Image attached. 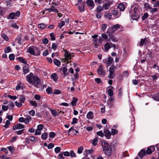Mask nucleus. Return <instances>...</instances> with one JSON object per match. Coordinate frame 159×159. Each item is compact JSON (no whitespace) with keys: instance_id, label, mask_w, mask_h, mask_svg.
<instances>
[{"instance_id":"1","label":"nucleus","mask_w":159,"mask_h":159,"mask_svg":"<svg viewBox=\"0 0 159 159\" xmlns=\"http://www.w3.org/2000/svg\"><path fill=\"white\" fill-rule=\"evenodd\" d=\"M26 80L28 82L34 84L35 87H37L40 83V80L39 77L31 72L26 76Z\"/></svg>"},{"instance_id":"2","label":"nucleus","mask_w":159,"mask_h":159,"mask_svg":"<svg viewBox=\"0 0 159 159\" xmlns=\"http://www.w3.org/2000/svg\"><path fill=\"white\" fill-rule=\"evenodd\" d=\"M101 145L105 153L110 156L111 155V148L109 144L105 141H102Z\"/></svg>"},{"instance_id":"3","label":"nucleus","mask_w":159,"mask_h":159,"mask_svg":"<svg viewBox=\"0 0 159 159\" xmlns=\"http://www.w3.org/2000/svg\"><path fill=\"white\" fill-rule=\"evenodd\" d=\"M20 15V12L19 11H17L16 13L12 12L11 13L7 16V18L8 19H13L16 16L18 17Z\"/></svg>"},{"instance_id":"4","label":"nucleus","mask_w":159,"mask_h":159,"mask_svg":"<svg viewBox=\"0 0 159 159\" xmlns=\"http://www.w3.org/2000/svg\"><path fill=\"white\" fill-rule=\"evenodd\" d=\"M97 72L99 75L104 76L105 74L104 67L102 65H99L97 69Z\"/></svg>"},{"instance_id":"5","label":"nucleus","mask_w":159,"mask_h":159,"mask_svg":"<svg viewBox=\"0 0 159 159\" xmlns=\"http://www.w3.org/2000/svg\"><path fill=\"white\" fill-rule=\"evenodd\" d=\"M133 12L134 13V14L132 16V19L133 20H136L139 18V16L138 12V8L135 7L134 8Z\"/></svg>"},{"instance_id":"6","label":"nucleus","mask_w":159,"mask_h":159,"mask_svg":"<svg viewBox=\"0 0 159 159\" xmlns=\"http://www.w3.org/2000/svg\"><path fill=\"white\" fill-rule=\"evenodd\" d=\"M113 61V59L111 57H109L108 59L105 61L103 63L106 64L107 66H109L111 65Z\"/></svg>"},{"instance_id":"7","label":"nucleus","mask_w":159,"mask_h":159,"mask_svg":"<svg viewBox=\"0 0 159 159\" xmlns=\"http://www.w3.org/2000/svg\"><path fill=\"white\" fill-rule=\"evenodd\" d=\"M21 37V34H19L16 39V41L19 44H22L24 41V40Z\"/></svg>"},{"instance_id":"8","label":"nucleus","mask_w":159,"mask_h":159,"mask_svg":"<svg viewBox=\"0 0 159 159\" xmlns=\"http://www.w3.org/2000/svg\"><path fill=\"white\" fill-rule=\"evenodd\" d=\"M109 74L108 76L109 78H113L114 76V68L113 67L111 66L109 69Z\"/></svg>"},{"instance_id":"9","label":"nucleus","mask_w":159,"mask_h":159,"mask_svg":"<svg viewBox=\"0 0 159 159\" xmlns=\"http://www.w3.org/2000/svg\"><path fill=\"white\" fill-rule=\"evenodd\" d=\"M84 3V2H81V4L79 3V5L78 6V9L79 11L80 12H84L85 11Z\"/></svg>"},{"instance_id":"10","label":"nucleus","mask_w":159,"mask_h":159,"mask_svg":"<svg viewBox=\"0 0 159 159\" xmlns=\"http://www.w3.org/2000/svg\"><path fill=\"white\" fill-rule=\"evenodd\" d=\"M104 133L105 136L107 139H110V138L111 134L109 130L107 129H105L104 131Z\"/></svg>"},{"instance_id":"11","label":"nucleus","mask_w":159,"mask_h":159,"mask_svg":"<svg viewBox=\"0 0 159 159\" xmlns=\"http://www.w3.org/2000/svg\"><path fill=\"white\" fill-rule=\"evenodd\" d=\"M113 99L112 98L110 97V98L107 100V105L109 108L113 107Z\"/></svg>"},{"instance_id":"12","label":"nucleus","mask_w":159,"mask_h":159,"mask_svg":"<svg viewBox=\"0 0 159 159\" xmlns=\"http://www.w3.org/2000/svg\"><path fill=\"white\" fill-rule=\"evenodd\" d=\"M64 55L66 57V60H67L70 59L73 57V56H72L70 52L66 51Z\"/></svg>"},{"instance_id":"13","label":"nucleus","mask_w":159,"mask_h":159,"mask_svg":"<svg viewBox=\"0 0 159 159\" xmlns=\"http://www.w3.org/2000/svg\"><path fill=\"white\" fill-rule=\"evenodd\" d=\"M147 42H148V40L147 38L141 39L140 43L138 44V45L140 47L142 46L144 44H146Z\"/></svg>"},{"instance_id":"14","label":"nucleus","mask_w":159,"mask_h":159,"mask_svg":"<svg viewBox=\"0 0 159 159\" xmlns=\"http://www.w3.org/2000/svg\"><path fill=\"white\" fill-rule=\"evenodd\" d=\"M68 69L66 67H64L62 69V72L64 74L62 76V78H65L66 76L68 75Z\"/></svg>"},{"instance_id":"15","label":"nucleus","mask_w":159,"mask_h":159,"mask_svg":"<svg viewBox=\"0 0 159 159\" xmlns=\"http://www.w3.org/2000/svg\"><path fill=\"white\" fill-rule=\"evenodd\" d=\"M111 4V3L110 2L104 3L102 6V7H103V10H107L109 9Z\"/></svg>"},{"instance_id":"16","label":"nucleus","mask_w":159,"mask_h":159,"mask_svg":"<svg viewBox=\"0 0 159 159\" xmlns=\"http://www.w3.org/2000/svg\"><path fill=\"white\" fill-rule=\"evenodd\" d=\"M118 8L120 11H123L125 9V7L123 4L120 3L118 6Z\"/></svg>"},{"instance_id":"17","label":"nucleus","mask_w":159,"mask_h":159,"mask_svg":"<svg viewBox=\"0 0 159 159\" xmlns=\"http://www.w3.org/2000/svg\"><path fill=\"white\" fill-rule=\"evenodd\" d=\"M86 117L88 119H93V113L91 111H89Z\"/></svg>"},{"instance_id":"18","label":"nucleus","mask_w":159,"mask_h":159,"mask_svg":"<svg viewBox=\"0 0 159 159\" xmlns=\"http://www.w3.org/2000/svg\"><path fill=\"white\" fill-rule=\"evenodd\" d=\"M23 70L24 74H26L29 72V67L28 66H25L23 67Z\"/></svg>"},{"instance_id":"19","label":"nucleus","mask_w":159,"mask_h":159,"mask_svg":"<svg viewBox=\"0 0 159 159\" xmlns=\"http://www.w3.org/2000/svg\"><path fill=\"white\" fill-rule=\"evenodd\" d=\"M120 27V25L118 24H116L113 25L111 28V30L112 32H113L115 31V30L118 29H119Z\"/></svg>"},{"instance_id":"20","label":"nucleus","mask_w":159,"mask_h":159,"mask_svg":"<svg viewBox=\"0 0 159 159\" xmlns=\"http://www.w3.org/2000/svg\"><path fill=\"white\" fill-rule=\"evenodd\" d=\"M146 152L145 150H142L139 153V156L141 158L146 155Z\"/></svg>"},{"instance_id":"21","label":"nucleus","mask_w":159,"mask_h":159,"mask_svg":"<svg viewBox=\"0 0 159 159\" xmlns=\"http://www.w3.org/2000/svg\"><path fill=\"white\" fill-rule=\"evenodd\" d=\"M51 77L54 81H57L58 79L57 75L55 73L52 74L51 75Z\"/></svg>"},{"instance_id":"22","label":"nucleus","mask_w":159,"mask_h":159,"mask_svg":"<svg viewBox=\"0 0 159 159\" xmlns=\"http://www.w3.org/2000/svg\"><path fill=\"white\" fill-rule=\"evenodd\" d=\"M87 3L89 6L92 7V8H93L94 6V4L93 0H88L87 2Z\"/></svg>"},{"instance_id":"23","label":"nucleus","mask_w":159,"mask_h":159,"mask_svg":"<svg viewBox=\"0 0 159 159\" xmlns=\"http://www.w3.org/2000/svg\"><path fill=\"white\" fill-rule=\"evenodd\" d=\"M45 11H48L49 12L53 11L55 12H58V10L53 8L46 9H45Z\"/></svg>"},{"instance_id":"24","label":"nucleus","mask_w":159,"mask_h":159,"mask_svg":"<svg viewBox=\"0 0 159 159\" xmlns=\"http://www.w3.org/2000/svg\"><path fill=\"white\" fill-rule=\"evenodd\" d=\"M17 59L21 62L24 63V64H26L27 61L26 60L22 57H18Z\"/></svg>"},{"instance_id":"25","label":"nucleus","mask_w":159,"mask_h":159,"mask_svg":"<svg viewBox=\"0 0 159 159\" xmlns=\"http://www.w3.org/2000/svg\"><path fill=\"white\" fill-rule=\"evenodd\" d=\"M152 98L155 101H159V94L158 93L154 94Z\"/></svg>"},{"instance_id":"26","label":"nucleus","mask_w":159,"mask_h":159,"mask_svg":"<svg viewBox=\"0 0 159 159\" xmlns=\"http://www.w3.org/2000/svg\"><path fill=\"white\" fill-rule=\"evenodd\" d=\"M35 48H34V49H35ZM28 50V52L30 53L32 55H34L35 53L34 52V48L30 47Z\"/></svg>"},{"instance_id":"27","label":"nucleus","mask_w":159,"mask_h":159,"mask_svg":"<svg viewBox=\"0 0 159 159\" xmlns=\"http://www.w3.org/2000/svg\"><path fill=\"white\" fill-rule=\"evenodd\" d=\"M50 110L53 116H56L59 115V113H57L55 110L51 109Z\"/></svg>"},{"instance_id":"28","label":"nucleus","mask_w":159,"mask_h":159,"mask_svg":"<svg viewBox=\"0 0 159 159\" xmlns=\"http://www.w3.org/2000/svg\"><path fill=\"white\" fill-rule=\"evenodd\" d=\"M103 10V7L100 6H98L96 8V11L98 13H100Z\"/></svg>"},{"instance_id":"29","label":"nucleus","mask_w":159,"mask_h":159,"mask_svg":"<svg viewBox=\"0 0 159 159\" xmlns=\"http://www.w3.org/2000/svg\"><path fill=\"white\" fill-rule=\"evenodd\" d=\"M47 26V25L44 24L43 23L39 24L38 25V26L41 29L43 30Z\"/></svg>"},{"instance_id":"30","label":"nucleus","mask_w":159,"mask_h":159,"mask_svg":"<svg viewBox=\"0 0 159 159\" xmlns=\"http://www.w3.org/2000/svg\"><path fill=\"white\" fill-rule=\"evenodd\" d=\"M104 47L106 51H108L111 48V44L109 43H106L104 45Z\"/></svg>"},{"instance_id":"31","label":"nucleus","mask_w":159,"mask_h":159,"mask_svg":"<svg viewBox=\"0 0 159 159\" xmlns=\"http://www.w3.org/2000/svg\"><path fill=\"white\" fill-rule=\"evenodd\" d=\"M110 38L111 41L114 42H116L118 40V39L113 35H111L110 36Z\"/></svg>"},{"instance_id":"32","label":"nucleus","mask_w":159,"mask_h":159,"mask_svg":"<svg viewBox=\"0 0 159 159\" xmlns=\"http://www.w3.org/2000/svg\"><path fill=\"white\" fill-rule=\"evenodd\" d=\"M98 143V138H96L93 140L92 141V143L94 146H96L97 145Z\"/></svg>"},{"instance_id":"33","label":"nucleus","mask_w":159,"mask_h":159,"mask_svg":"<svg viewBox=\"0 0 159 159\" xmlns=\"http://www.w3.org/2000/svg\"><path fill=\"white\" fill-rule=\"evenodd\" d=\"M30 104L34 107H36L37 106V103L35 101L30 100Z\"/></svg>"},{"instance_id":"34","label":"nucleus","mask_w":159,"mask_h":159,"mask_svg":"<svg viewBox=\"0 0 159 159\" xmlns=\"http://www.w3.org/2000/svg\"><path fill=\"white\" fill-rule=\"evenodd\" d=\"M25 100V98L24 96L22 95H20V96L19 98V101L21 103H23Z\"/></svg>"},{"instance_id":"35","label":"nucleus","mask_w":159,"mask_h":159,"mask_svg":"<svg viewBox=\"0 0 159 159\" xmlns=\"http://www.w3.org/2000/svg\"><path fill=\"white\" fill-rule=\"evenodd\" d=\"M48 133L47 132H45L43 133L41 135V138L44 140H46L47 138Z\"/></svg>"},{"instance_id":"36","label":"nucleus","mask_w":159,"mask_h":159,"mask_svg":"<svg viewBox=\"0 0 159 159\" xmlns=\"http://www.w3.org/2000/svg\"><path fill=\"white\" fill-rule=\"evenodd\" d=\"M54 63L57 66H59L61 64V62L58 59H55L53 61Z\"/></svg>"},{"instance_id":"37","label":"nucleus","mask_w":159,"mask_h":159,"mask_svg":"<svg viewBox=\"0 0 159 159\" xmlns=\"http://www.w3.org/2000/svg\"><path fill=\"white\" fill-rule=\"evenodd\" d=\"M79 78V75L78 73H75L74 75V77L71 78V80H76L78 79Z\"/></svg>"},{"instance_id":"38","label":"nucleus","mask_w":159,"mask_h":159,"mask_svg":"<svg viewBox=\"0 0 159 159\" xmlns=\"http://www.w3.org/2000/svg\"><path fill=\"white\" fill-rule=\"evenodd\" d=\"M0 158H1V159H6V156L2 154V148L0 150Z\"/></svg>"},{"instance_id":"39","label":"nucleus","mask_w":159,"mask_h":159,"mask_svg":"<svg viewBox=\"0 0 159 159\" xmlns=\"http://www.w3.org/2000/svg\"><path fill=\"white\" fill-rule=\"evenodd\" d=\"M77 101V98L75 97L73 98V100L71 102V104L72 105V106H75Z\"/></svg>"},{"instance_id":"40","label":"nucleus","mask_w":159,"mask_h":159,"mask_svg":"<svg viewBox=\"0 0 159 159\" xmlns=\"http://www.w3.org/2000/svg\"><path fill=\"white\" fill-rule=\"evenodd\" d=\"M2 37L6 41L8 40L9 39L7 37V36L4 33H2V32L1 33Z\"/></svg>"},{"instance_id":"41","label":"nucleus","mask_w":159,"mask_h":159,"mask_svg":"<svg viewBox=\"0 0 159 159\" xmlns=\"http://www.w3.org/2000/svg\"><path fill=\"white\" fill-rule=\"evenodd\" d=\"M107 93L110 97L112 96L113 94V90L111 89H108Z\"/></svg>"},{"instance_id":"42","label":"nucleus","mask_w":159,"mask_h":159,"mask_svg":"<svg viewBox=\"0 0 159 159\" xmlns=\"http://www.w3.org/2000/svg\"><path fill=\"white\" fill-rule=\"evenodd\" d=\"M31 117L30 116H28L26 118H25V123L28 124L29 122V120L31 119Z\"/></svg>"},{"instance_id":"43","label":"nucleus","mask_w":159,"mask_h":159,"mask_svg":"<svg viewBox=\"0 0 159 159\" xmlns=\"http://www.w3.org/2000/svg\"><path fill=\"white\" fill-rule=\"evenodd\" d=\"M105 16L108 19L111 20L112 18V14L111 13H107L105 14Z\"/></svg>"},{"instance_id":"44","label":"nucleus","mask_w":159,"mask_h":159,"mask_svg":"<svg viewBox=\"0 0 159 159\" xmlns=\"http://www.w3.org/2000/svg\"><path fill=\"white\" fill-rule=\"evenodd\" d=\"M24 127V125L21 124L19 123L17 125V127L18 129H23Z\"/></svg>"},{"instance_id":"45","label":"nucleus","mask_w":159,"mask_h":159,"mask_svg":"<svg viewBox=\"0 0 159 159\" xmlns=\"http://www.w3.org/2000/svg\"><path fill=\"white\" fill-rule=\"evenodd\" d=\"M65 22L64 21H61L60 23H58V26L59 28L60 29L62 27L65 25Z\"/></svg>"},{"instance_id":"46","label":"nucleus","mask_w":159,"mask_h":159,"mask_svg":"<svg viewBox=\"0 0 159 159\" xmlns=\"http://www.w3.org/2000/svg\"><path fill=\"white\" fill-rule=\"evenodd\" d=\"M83 147L82 146H81L79 147L78 148L77 152L78 154H81L82 152L83 151Z\"/></svg>"},{"instance_id":"47","label":"nucleus","mask_w":159,"mask_h":159,"mask_svg":"<svg viewBox=\"0 0 159 159\" xmlns=\"http://www.w3.org/2000/svg\"><path fill=\"white\" fill-rule=\"evenodd\" d=\"M112 14L114 16H117L118 15V11L117 10H114L112 11Z\"/></svg>"},{"instance_id":"48","label":"nucleus","mask_w":159,"mask_h":159,"mask_svg":"<svg viewBox=\"0 0 159 159\" xmlns=\"http://www.w3.org/2000/svg\"><path fill=\"white\" fill-rule=\"evenodd\" d=\"M148 16L149 15L148 13L146 12L144 13L142 17V20H144L148 17Z\"/></svg>"},{"instance_id":"49","label":"nucleus","mask_w":159,"mask_h":159,"mask_svg":"<svg viewBox=\"0 0 159 159\" xmlns=\"http://www.w3.org/2000/svg\"><path fill=\"white\" fill-rule=\"evenodd\" d=\"M9 58L10 60L13 61L15 59V56L13 54H10L9 56Z\"/></svg>"},{"instance_id":"50","label":"nucleus","mask_w":159,"mask_h":159,"mask_svg":"<svg viewBox=\"0 0 159 159\" xmlns=\"http://www.w3.org/2000/svg\"><path fill=\"white\" fill-rule=\"evenodd\" d=\"M111 134H112V135H114L116 134H117L118 133V131L116 129H111Z\"/></svg>"},{"instance_id":"51","label":"nucleus","mask_w":159,"mask_h":159,"mask_svg":"<svg viewBox=\"0 0 159 159\" xmlns=\"http://www.w3.org/2000/svg\"><path fill=\"white\" fill-rule=\"evenodd\" d=\"M10 124V122L9 120H7L5 124L4 125V127L6 128L8 127Z\"/></svg>"},{"instance_id":"52","label":"nucleus","mask_w":159,"mask_h":159,"mask_svg":"<svg viewBox=\"0 0 159 159\" xmlns=\"http://www.w3.org/2000/svg\"><path fill=\"white\" fill-rule=\"evenodd\" d=\"M11 50V48L9 47H7L5 48L4 52L5 53H8L10 52Z\"/></svg>"},{"instance_id":"53","label":"nucleus","mask_w":159,"mask_h":159,"mask_svg":"<svg viewBox=\"0 0 159 159\" xmlns=\"http://www.w3.org/2000/svg\"><path fill=\"white\" fill-rule=\"evenodd\" d=\"M55 136V133L53 132H51L49 134V137L50 138H53Z\"/></svg>"},{"instance_id":"54","label":"nucleus","mask_w":159,"mask_h":159,"mask_svg":"<svg viewBox=\"0 0 159 159\" xmlns=\"http://www.w3.org/2000/svg\"><path fill=\"white\" fill-rule=\"evenodd\" d=\"M11 27L14 28L15 29H18L19 27L16 23H12L10 25Z\"/></svg>"},{"instance_id":"55","label":"nucleus","mask_w":159,"mask_h":159,"mask_svg":"<svg viewBox=\"0 0 159 159\" xmlns=\"http://www.w3.org/2000/svg\"><path fill=\"white\" fill-rule=\"evenodd\" d=\"M78 119L76 118H73L72 119V121L71 123L72 125L75 124L77 123Z\"/></svg>"},{"instance_id":"56","label":"nucleus","mask_w":159,"mask_h":159,"mask_svg":"<svg viewBox=\"0 0 159 159\" xmlns=\"http://www.w3.org/2000/svg\"><path fill=\"white\" fill-rule=\"evenodd\" d=\"M50 37L51 38V39L52 41L55 40V35L53 33H50Z\"/></svg>"},{"instance_id":"57","label":"nucleus","mask_w":159,"mask_h":159,"mask_svg":"<svg viewBox=\"0 0 159 159\" xmlns=\"http://www.w3.org/2000/svg\"><path fill=\"white\" fill-rule=\"evenodd\" d=\"M107 27V25L106 24H104L102 25L101 27V30L102 31H103L106 29Z\"/></svg>"},{"instance_id":"58","label":"nucleus","mask_w":159,"mask_h":159,"mask_svg":"<svg viewBox=\"0 0 159 159\" xmlns=\"http://www.w3.org/2000/svg\"><path fill=\"white\" fill-rule=\"evenodd\" d=\"M157 74H156L151 76L153 80H155L158 79Z\"/></svg>"},{"instance_id":"59","label":"nucleus","mask_w":159,"mask_h":159,"mask_svg":"<svg viewBox=\"0 0 159 159\" xmlns=\"http://www.w3.org/2000/svg\"><path fill=\"white\" fill-rule=\"evenodd\" d=\"M37 129L41 130L43 129V126L42 124H39L37 126Z\"/></svg>"},{"instance_id":"60","label":"nucleus","mask_w":159,"mask_h":159,"mask_svg":"<svg viewBox=\"0 0 159 159\" xmlns=\"http://www.w3.org/2000/svg\"><path fill=\"white\" fill-rule=\"evenodd\" d=\"M63 152H61L58 156V158L59 159H63Z\"/></svg>"},{"instance_id":"61","label":"nucleus","mask_w":159,"mask_h":159,"mask_svg":"<svg viewBox=\"0 0 159 159\" xmlns=\"http://www.w3.org/2000/svg\"><path fill=\"white\" fill-rule=\"evenodd\" d=\"M151 10H150V12L152 13H154V12H156L157 11L158 9L157 8H152L151 7Z\"/></svg>"},{"instance_id":"62","label":"nucleus","mask_w":159,"mask_h":159,"mask_svg":"<svg viewBox=\"0 0 159 159\" xmlns=\"http://www.w3.org/2000/svg\"><path fill=\"white\" fill-rule=\"evenodd\" d=\"M47 93L48 94L51 93L52 92V90L51 88L48 87L46 89Z\"/></svg>"},{"instance_id":"63","label":"nucleus","mask_w":159,"mask_h":159,"mask_svg":"<svg viewBox=\"0 0 159 159\" xmlns=\"http://www.w3.org/2000/svg\"><path fill=\"white\" fill-rule=\"evenodd\" d=\"M41 130L36 129L35 132V135H39L41 134Z\"/></svg>"},{"instance_id":"64","label":"nucleus","mask_w":159,"mask_h":159,"mask_svg":"<svg viewBox=\"0 0 159 159\" xmlns=\"http://www.w3.org/2000/svg\"><path fill=\"white\" fill-rule=\"evenodd\" d=\"M70 153L71 157H75L76 154H75V153L74 152V151L73 150L70 151Z\"/></svg>"}]
</instances>
